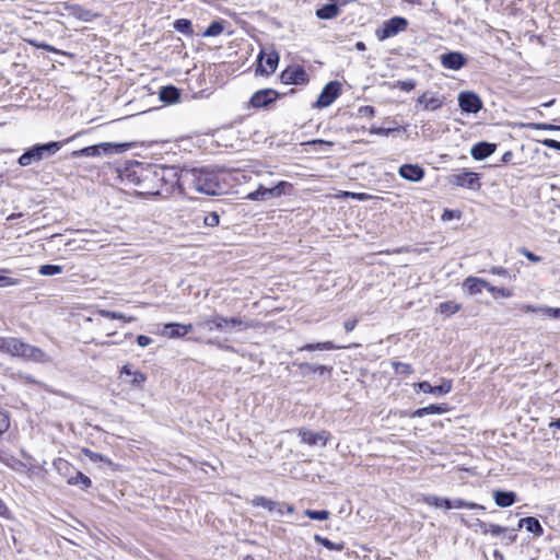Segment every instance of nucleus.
Wrapping results in <instances>:
<instances>
[{"label": "nucleus", "instance_id": "69168bd1", "mask_svg": "<svg viewBox=\"0 0 560 560\" xmlns=\"http://www.w3.org/2000/svg\"><path fill=\"white\" fill-rule=\"evenodd\" d=\"M283 508H285L287 512L288 513H292L294 511L293 506L292 505H289V504H280L278 503L277 508H276V512L280 515L283 514Z\"/></svg>", "mask_w": 560, "mask_h": 560}, {"label": "nucleus", "instance_id": "2eb2a0df", "mask_svg": "<svg viewBox=\"0 0 560 560\" xmlns=\"http://www.w3.org/2000/svg\"><path fill=\"white\" fill-rule=\"evenodd\" d=\"M279 94L272 89L259 90L250 98L253 107H264L278 98Z\"/></svg>", "mask_w": 560, "mask_h": 560}, {"label": "nucleus", "instance_id": "3c124183", "mask_svg": "<svg viewBox=\"0 0 560 560\" xmlns=\"http://www.w3.org/2000/svg\"><path fill=\"white\" fill-rule=\"evenodd\" d=\"M460 215H462V212L459 210L445 209L442 213L441 219L443 221H451L454 219H459Z\"/></svg>", "mask_w": 560, "mask_h": 560}, {"label": "nucleus", "instance_id": "37998d69", "mask_svg": "<svg viewBox=\"0 0 560 560\" xmlns=\"http://www.w3.org/2000/svg\"><path fill=\"white\" fill-rule=\"evenodd\" d=\"M460 522L463 524H465L466 526H476L479 528V530L482 533V534H488L489 533V525L490 524H487L485 523L483 521L479 520V518H476L475 522L472 524H469L464 516H460Z\"/></svg>", "mask_w": 560, "mask_h": 560}, {"label": "nucleus", "instance_id": "dca6fc26", "mask_svg": "<svg viewBox=\"0 0 560 560\" xmlns=\"http://www.w3.org/2000/svg\"><path fill=\"white\" fill-rule=\"evenodd\" d=\"M399 175L409 182H420L424 176V170L417 164H404L398 170Z\"/></svg>", "mask_w": 560, "mask_h": 560}, {"label": "nucleus", "instance_id": "1a4fd4ad", "mask_svg": "<svg viewBox=\"0 0 560 560\" xmlns=\"http://www.w3.org/2000/svg\"><path fill=\"white\" fill-rule=\"evenodd\" d=\"M279 62V55L276 51H270L268 54L260 52L258 57V66L256 72L260 74L269 75L273 73L277 69Z\"/></svg>", "mask_w": 560, "mask_h": 560}, {"label": "nucleus", "instance_id": "de8ad7c7", "mask_svg": "<svg viewBox=\"0 0 560 560\" xmlns=\"http://www.w3.org/2000/svg\"><path fill=\"white\" fill-rule=\"evenodd\" d=\"M442 499L434 494H425L422 498V502L431 506L442 508Z\"/></svg>", "mask_w": 560, "mask_h": 560}, {"label": "nucleus", "instance_id": "4d7b16f0", "mask_svg": "<svg viewBox=\"0 0 560 560\" xmlns=\"http://www.w3.org/2000/svg\"><path fill=\"white\" fill-rule=\"evenodd\" d=\"M505 530H506V528H504V527H502L500 525H497V524H490L489 525V533L492 534L493 536H500Z\"/></svg>", "mask_w": 560, "mask_h": 560}, {"label": "nucleus", "instance_id": "ddd939ff", "mask_svg": "<svg viewBox=\"0 0 560 560\" xmlns=\"http://www.w3.org/2000/svg\"><path fill=\"white\" fill-rule=\"evenodd\" d=\"M196 327L197 328L206 327L209 331L226 330V317L219 315V314H213L210 317L200 318L196 323Z\"/></svg>", "mask_w": 560, "mask_h": 560}, {"label": "nucleus", "instance_id": "72a5a7b5", "mask_svg": "<svg viewBox=\"0 0 560 560\" xmlns=\"http://www.w3.org/2000/svg\"><path fill=\"white\" fill-rule=\"evenodd\" d=\"M252 504L254 506H261L264 509H267L269 512H275L278 503L275 502V501H271L265 497H255L253 500H252Z\"/></svg>", "mask_w": 560, "mask_h": 560}, {"label": "nucleus", "instance_id": "5fc2aeb1", "mask_svg": "<svg viewBox=\"0 0 560 560\" xmlns=\"http://www.w3.org/2000/svg\"><path fill=\"white\" fill-rule=\"evenodd\" d=\"M10 427L9 417L0 411V435L3 434Z\"/></svg>", "mask_w": 560, "mask_h": 560}, {"label": "nucleus", "instance_id": "20e7f679", "mask_svg": "<svg viewBox=\"0 0 560 560\" xmlns=\"http://www.w3.org/2000/svg\"><path fill=\"white\" fill-rule=\"evenodd\" d=\"M408 26V22L405 18L394 16L385 21L380 28L376 30L375 35L378 40H385L387 38L396 36L398 33L405 31Z\"/></svg>", "mask_w": 560, "mask_h": 560}, {"label": "nucleus", "instance_id": "f8f14e48", "mask_svg": "<svg viewBox=\"0 0 560 560\" xmlns=\"http://www.w3.org/2000/svg\"><path fill=\"white\" fill-rule=\"evenodd\" d=\"M443 68L457 71L467 63V58L459 51H450L440 56Z\"/></svg>", "mask_w": 560, "mask_h": 560}, {"label": "nucleus", "instance_id": "49530a36", "mask_svg": "<svg viewBox=\"0 0 560 560\" xmlns=\"http://www.w3.org/2000/svg\"><path fill=\"white\" fill-rule=\"evenodd\" d=\"M220 217L217 212H210L203 215V223L207 226L214 228L219 224Z\"/></svg>", "mask_w": 560, "mask_h": 560}, {"label": "nucleus", "instance_id": "6e6552de", "mask_svg": "<svg viewBox=\"0 0 560 560\" xmlns=\"http://www.w3.org/2000/svg\"><path fill=\"white\" fill-rule=\"evenodd\" d=\"M458 104L463 112L476 114L482 108L480 97L474 92H462L458 95Z\"/></svg>", "mask_w": 560, "mask_h": 560}, {"label": "nucleus", "instance_id": "09e8293b", "mask_svg": "<svg viewBox=\"0 0 560 560\" xmlns=\"http://www.w3.org/2000/svg\"><path fill=\"white\" fill-rule=\"evenodd\" d=\"M488 291L492 294H498L502 298H511L513 295L512 291L506 288H498L489 284Z\"/></svg>", "mask_w": 560, "mask_h": 560}, {"label": "nucleus", "instance_id": "423d86ee", "mask_svg": "<svg viewBox=\"0 0 560 560\" xmlns=\"http://www.w3.org/2000/svg\"><path fill=\"white\" fill-rule=\"evenodd\" d=\"M281 82L284 84H306L310 81L308 74L301 66H289L280 74Z\"/></svg>", "mask_w": 560, "mask_h": 560}, {"label": "nucleus", "instance_id": "7c9ffc66", "mask_svg": "<svg viewBox=\"0 0 560 560\" xmlns=\"http://www.w3.org/2000/svg\"><path fill=\"white\" fill-rule=\"evenodd\" d=\"M250 327L252 325L248 322L243 320L240 317H226V329L243 331Z\"/></svg>", "mask_w": 560, "mask_h": 560}, {"label": "nucleus", "instance_id": "7ed1b4c3", "mask_svg": "<svg viewBox=\"0 0 560 560\" xmlns=\"http://www.w3.org/2000/svg\"><path fill=\"white\" fill-rule=\"evenodd\" d=\"M154 176L165 185V192H172L175 188L185 189L183 179V170L178 171L175 166H160L154 170Z\"/></svg>", "mask_w": 560, "mask_h": 560}, {"label": "nucleus", "instance_id": "ea45409f", "mask_svg": "<svg viewBox=\"0 0 560 560\" xmlns=\"http://www.w3.org/2000/svg\"><path fill=\"white\" fill-rule=\"evenodd\" d=\"M314 539H315V541L319 542L322 546H324L328 550L340 551V550L343 549V544L342 542L336 544V542H332L329 539H327L325 537H322L319 535H315Z\"/></svg>", "mask_w": 560, "mask_h": 560}, {"label": "nucleus", "instance_id": "0e129e2a", "mask_svg": "<svg viewBox=\"0 0 560 560\" xmlns=\"http://www.w3.org/2000/svg\"><path fill=\"white\" fill-rule=\"evenodd\" d=\"M357 324H358V319H355V318L348 319L343 323V328L346 329V331H352L355 328Z\"/></svg>", "mask_w": 560, "mask_h": 560}, {"label": "nucleus", "instance_id": "aec40b11", "mask_svg": "<svg viewBox=\"0 0 560 560\" xmlns=\"http://www.w3.org/2000/svg\"><path fill=\"white\" fill-rule=\"evenodd\" d=\"M20 357L33 360L35 362L48 361L47 354L42 349L27 345L25 342L23 343Z\"/></svg>", "mask_w": 560, "mask_h": 560}, {"label": "nucleus", "instance_id": "774afa93", "mask_svg": "<svg viewBox=\"0 0 560 560\" xmlns=\"http://www.w3.org/2000/svg\"><path fill=\"white\" fill-rule=\"evenodd\" d=\"M360 113L362 115L373 116L374 115V108L372 106H363V107L360 108Z\"/></svg>", "mask_w": 560, "mask_h": 560}, {"label": "nucleus", "instance_id": "338daca9", "mask_svg": "<svg viewBox=\"0 0 560 560\" xmlns=\"http://www.w3.org/2000/svg\"><path fill=\"white\" fill-rule=\"evenodd\" d=\"M491 273L505 277L508 276V270L503 267H493Z\"/></svg>", "mask_w": 560, "mask_h": 560}, {"label": "nucleus", "instance_id": "f704fd0d", "mask_svg": "<svg viewBox=\"0 0 560 560\" xmlns=\"http://www.w3.org/2000/svg\"><path fill=\"white\" fill-rule=\"evenodd\" d=\"M174 28L183 34L192 35L194 30L191 22L187 19H178L174 22Z\"/></svg>", "mask_w": 560, "mask_h": 560}, {"label": "nucleus", "instance_id": "473e14b6", "mask_svg": "<svg viewBox=\"0 0 560 560\" xmlns=\"http://www.w3.org/2000/svg\"><path fill=\"white\" fill-rule=\"evenodd\" d=\"M459 310H460V304H458L454 301L443 302L438 307V311L445 316H451V315L457 313Z\"/></svg>", "mask_w": 560, "mask_h": 560}, {"label": "nucleus", "instance_id": "2f4dec72", "mask_svg": "<svg viewBox=\"0 0 560 560\" xmlns=\"http://www.w3.org/2000/svg\"><path fill=\"white\" fill-rule=\"evenodd\" d=\"M69 14L84 21H89L92 16L91 12L89 10H84L82 7L78 4H67L66 5Z\"/></svg>", "mask_w": 560, "mask_h": 560}, {"label": "nucleus", "instance_id": "c85d7f7f", "mask_svg": "<svg viewBox=\"0 0 560 560\" xmlns=\"http://www.w3.org/2000/svg\"><path fill=\"white\" fill-rule=\"evenodd\" d=\"M293 364L296 365L301 370V373L303 375H307L310 373H318V374L323 375L324 373H329L331 371L330 368H327L325 365H319V364H312V363H306V362H302V363L294 362Z\"/></svg>", "mask_w": 560, "mask_h": 560}, {"label": "nucleus", "instance_id": "a211bd4d", "mask_svg": "<svg viewBox=\"0 0 560 560\" xmlns=\"http://www.w3.org/2000/svg\"><path fill=\"white\" fill-rule=\"evenodd\" d=\"M421 392L432 395H445L452 390V381L444 380L441 385L432 386L429 382L423 381L416 385Z\"/></svg>", "mask_w": 560, "mask_h": 560}, {"label": "nucleus", "instance_id": "393cba45", "mask_svg": "<svg viewBox=\"0 0 560 560\" xmlns=\"http://www.w3.org/2000/svg\"><path fill=\"white\" fill-rule=\"evenodd\" d=\"M494 502L500 508H509L516 501V494L513 491L498 490L493 493Z\"/></svg>", "mask_w": 560, "mask_h": 560}, {"label": "nucleus", "instance_id": "8fccbe9b", "mask_svg": "<svg viewBox=\"0 0 560 560\" xmlns=\"http://www.w3.org/2000/svg\"><path fill=\"white\" fill-rule=\"evenodd\" d=\"M147 381V375L140 371L132 373L131 385L135 387L141 386Z\"/></svg>", "mask_w": 560, "mask_h": 560}, {"label": "nucleus", "instance_id": "052dcab7", "mask_svg": "<svg viewBox=\"0 0 560 560\" xmlns=\"http://www.w3.org/2000/svg\"><path fill=\"white\" fill-rule=\"evenodd\" d=\"M553 312H556V308H553V307H550V306H538V313H541L545 316L555 318Z\"/></svg>", "mask_w": 560, "mask_h": 560}, {"label": "nucleus", "instance_id": "4c0bfd02", "mask_svg": "<svg viewBox=\"0 0 560 560\" xmlns=\"http://www.w3.org/2000/svg\"><path fill=\"white\" fill-rule=\"evenodd\" d=\"M68 483L83 485V487L89 488L92 485V481L88 476L83 475L81 471H77L74 476H71L68 479Z\"/></svg>", "mask_w": 560, "mask_h": 560}, {"label": "nucleus", "instance_id": "680f3d73", "mask_svg": "<svg viewBox=\"0 0 560 560\" xmlns=\"http://www.w3.org/2000/svg\"><path fill=\"white\" fill-rule=\"evenodd\" d=\"M397 129L395 128H373L372 129V133H376V135H381V136H388L390 135L392 132L396 131Z\"/></svg>", "mask_w": 560, "mask_h": 560}, {"label": "nucleus", "instance_id": "bf43d9fd", "mask_svg": "<svg viewBox=\"0 0 560 560\" xmlns=\"http://www.w3.org/2000/svg\"><path fill=\"white\" fill-rule=\"evenodd\" d=\"M137 343L142 348L148 347L149 345L152 343V338L144 335H139L137 337Z\"/></svg>", "mask_w": 560, "mask_h": 560}, {"label": "nucleus", "instance_id": "a878e982", "mask_svg": "<svg viewBox=\"0 0 560 560\" xmlns=\"http://www.w3.org/2000/svg\"><path fill=\"white\" fill-rule=\"evenodd\" d=\"M518 527H525L527 532L533 533L536 536H541L544 534V528L539 521L533 516L521 518Z\"/></svg>", "mask_w": 560, "mask_h": 560}, {"label": "nucleus", "instance_id": "c9c22d12", "mask_svg": "<svg viewBox=\"0 0 560 560\" xmlns=\"http://www.w3.org/2000/svg\"><path fill=\"white\" fill-rule=\"evenodd\" d=\"M224 31V25L222 22L214 21L212 22L206 31L202 33L205 37L218 36Z\"/></svg>", "mask_w": 560, "mask_h": 560}, {"label": "nucleus", "instance_id": "79ce46f5", "mask_svg": "<svg viewBox=\"0 0 560 560\" xmlns=\"http://www.w3.org/2000/svg\"><path fill=\"white\" fill-rule=\"evenodd\" d=\"M304 514L311 520L316 521H325L329 517V512L326 510L314 511V510H305Z\"/></svg>", "mask_w": 560, "mask_h": 560}, {"label": "nucleus", "instance_id": "e433bc0d", "mask_svg": "<svg viewBox=\"0 0 560 560\" xmlns=\"http://www.w3.org/2000/svg\"><path fill=\"white\" fill-rule=\"evenodd\" d=\"M452 509L485 510L482 505L474 502H467L463 499L452 500Z\"/></svg>", "mask_w": 560, "mask_h": 560}, {"label": "nucleus", "instance_id": "e2e57ef3", "mask_svg": "<svg viewBox=\"0 0 560 560\" xmlns=\"http://www.w3.org/2000/svg\"><path fill=\"white\" fill-rule=\"evenodd\" d=\"M399 86H400L401 90H404L406 92H409L412 89H415L416 84H415V82L412 80H409V81L399 82Z\"/></svg>", "mask_w": 560, "mask_h": 560}, {"label": "nucleus", "instance_id": "f03ea898", "mask_svg": "<svg viewBox=\"0 0 560 560\" xmlns=\"http://www.w3.org/2000/svg\"><path fill=\"white\" fill-rule=\"evenodd\" d=\"M62 144L60 141L35 144L19 158L18 163L23 167L30 166L32 163H38L55 155L62 148Z\"/></svg>", "mask_w": 560, "mask_h": 560}, {"label": "nucleus", "instance_id": "0eeeda50", "mask_svg": "<svg viewBox=\"0 0 560 560\" xmlns=\"http://www.w3.org/2000/svg\"><path fill=\"white\" fill-rule=\"evenodd\" d=\"M450 183L455 186L469 189H478L480 187L479 175L470 171L453 174L451 176Z\"/></svg>", "mask_w": 560, "mask_h": 560}, {"label": "nucleus", "instance_id": "6e6d98bb", "mask_svg": "<svg viewBox=\"0 0 560 560\" xmlns=\"http://www.w3.org/2000/svg\"><path fill=\"white\" fill-rule=\"evenodd\" d=\"M541 143L549 148L560 151V141L553 140V139H545L541 141Z\"/></svg>", "mask_w": 560, "mask_h": 560}, {"label": "nucleus", "instance_id": "6ab92c4d", "mask_svg": "<svg viewBox=\"0 0 560 560\" xmlns=\"http://www.w3.org/2000/svg\"><path fill=\"white\" fill-rule=\"evenodd\" d=\"M489 282L482 278L468 277L463 282V288L469 295H477L482 292L483 289L488 291Z\"/></svg>", "mask_w": 560, "mask_h": 560}, {"label": "nucleus", "instance_id": "5701e85b", "mask_svg": "<svg viewBox=\"0 0 560 560\" xmlns=\"http://www.w3.org/2000/svg\"><path fill=\"white\" fill-rule=\"evenodd\" d=\"M112 147L110 143H101L97 145H90L86 148H83L81 150H77L72 153L73 156H98L102 152L107 153L109 148Z\"/></svg>", "mask_w": 560, "mask_h": 560}, {"label": "nucleus", "instance_id": "f3484780", "mask_svg": "<svg viewBox=\"0 0 560 560\" xmlns=\"http://www.w3.org/2000/svg\"><path fill=\"white\" fill-rule=\"evenodd\" d=\"M23 341L13 337H0V352L20 357Z\"/></svg>", "mask_w": 560, "mask_h": 560}, {"label": "nucleus", "instance_id": "603ef678", "mask_svg": "<svg viewBox=\"0 0 560 560\" xmlns=\"http://www.w3.org/2000/svg\"><path fill=\"white\" fill-rule=\"evenodd\" d=\"M529 127L532 129L536 130H560V126L546 124V122H538V124H530Z\"/></svg>", "mask_w": 560, "mask_h": 560}, {"label": "nucleus", "instance_id": "9d476101", "mask_svg": "<svg viewBox=\"0 0 560 560\" xmlns=\"http://www.w3.org/2000/svg\"><path fill=\"white\" fill-rule=\"evenodd\" d=\"M299 435L303 443L308 444L311 446H314V445L326 446V444L330 438V433L325 430L318 431V432H313V431L304 429V428L299 430Z\"/></svg>", "mask_w": 560, "mask_h": 560}, {"label": "nucleus", "instance_id": "412c9836", "mask_svg": "<svg viewBox=\"0 0 560 560\" xmlns=\"http://www.w3.org/2000/svg\"><path fill=\"white\" fill-rule=\"evenodd\" d=\"M494 151L495 144L479 142L471 148L470 154L475 160L481 161L490 156Z\"/></svg>", "mask_w": 560, "mask_h": 560}, {"label": "nucleus", "instance_id": "bb28decb", "mask_svg": "<svg viewBox=\"0 0 560 560\" xmlns=\"http://www.w3.org/2000/svg\"><path fill=\"white\" fill-rule=\"evenodd\" d=\"M179 95V90L174 85L163 86L159 93L160 100L166 104H174L178 102Z\"/></svg>", "mask_w": 560, "mask_h": 560}, {"label": "nucleus", "instance_id": "4468645a", "mask_svg": "<svg viewBox=\"0 0 560 560\" xmlns=\"http://www.w3.org/2000/svg\"><path fill=\"white\" fill-rule=\"evenodd\" d=\"M194 329L192 324L168 323L163 327V336L175 339L186 336Z\"/></svg>", "mask_w": 560, "mask_h": 560}, {"label": "nucleus", "instance_id": "c03bdc74", "mask_svg": "<svg viewBox=\"0 0 560 560\" xmlns=\"http://www.w3.org/2000/svg\"><path fill=\"white\" fill-rule=\"evenodd\" d=\"M392 366L394 368L396 373L400 374H411L413 372L412 366L408 363L394 361L392 363Z\"/></svg>", "mask_w": 560, "mask_h": 560}, {"label": "nucleus", "instance_id": "4be33fe9", "mask_svg": "<svg viewBox=\"0 0 560 560\" xmlns=\"http://www.w3.org/2000/svg\"><path fill=\"white\" fill-rule=\"evenodd\" d=\"M418 103L423 106L425 110H436L443 105V97L430 94V93H423L419 98Z\"/></svg>", "mask_w": 560, "mask_h": 560}, {"label": "nucleus", "instance_id": "a19ab883", "mask_svg": "<svg viewBox=\"0 0 560 560\" xmlns=\"http://www.w3.org/2000/svg\"><path fill=\"white\" fill-rule=\"evenodd\" d=\"M38 272L42 276H55L62 272V267L58 265H43L39 267Z\"/></svg>", "mask_w": 560, "mask_h": 560}, {"label": "nucleus", "instance_id": "9b49d317", "mask_svg": "<svg viewBox=\"0 0 560 560\" xmlns=\"http://www.w3.org/2000/svg\"><path fill=\"white\" fill-rule=\"evenodd\" d=\"M285 185V182H280L278 185L271 188L259 185L255 191L247 195V198L250 200H269L271 198L279 197L283 192V187Z\"/></svg>", "mask_w": 560, "mask_h": 560}, {"label": "nucleus", "instance_id": "cd10ccee", "mask_svg": "<svg viewBox=\"0 0 560 560\" xmlns=\"http://www.w3.org/2000/svg\"><path fill=\"white\" fill-rule=\"evenodd\" d=\"M349 348L348 346H338L335 345L331 341H325V342H316V343H306L299 348V351H314V350H336V349H346Z\"/></svg>", "mask_w": 560, "mask_h": 560}, {"label": "nucleus", "instance_id": "f257e3e1", "mask_svg": "<svg viewBox=\"0 0 560 560\" xmlns=\"http://www.w3.org/2000/svg\"><path fill=\"white\" fill-rule=\"evenodd\" d=\"M182 180L185 183V188H192L206 195H219L222 189L218 176L207 170L185 168Z\"/></svg>", "mask_w": 560, "mask_h": 560}, {"label": "nucleus", "instance_id": "c756f323", "mask_svg": "<svg viewBox=\"0 0 560 560\" xmlns=\"http://www.w3.org/2000/svg\"><path fill=\"white\" fill-rule=\"evenodd\" d=\"M339 8L335 3L325 4L316 10V16L320 20H331L339 15Z\"/></svg>", "mask_w": 560, "mask_h": 560}, {"label": "nucleus", "instance_id": "39448f33", "mask_svg": "<svg viewBox=\"0 0 560 560\" xmlns=\"http://www.w3.org/2000/svg\"><path fill=\"white\" fill-rule=\"evenodd\" d=\"M341 94V83L338 81L328 82L322 90L317 101L313 104L314 108H325L330 106Z\"/></svg>", "mask_w": 560, "mask_h": 560}, {"label": "nucleus", "instance_id": "13d9d810", "mask_svg": "<svg viewBox=\"0 0 560 560\" xmlns=\"http://www.w3.org/2000/svg\"><path fill=\"white\" fill-rule=\"evenodd\" d=\"M521 253H522V255H524L532 262H539L541 260V258L539 256L535 255L534 253L529 252L526 248H523L521 250Z\"/></svg>", "mask_w": 560, "mask_h": 560}, {"label": "nucleus", "instance_id": "b1692460", "mask_svg": "<svg viewBox=\"0 0 560 560\" xmlns=\"http://www.w3.org/2000/svg\"><path fill=\"white\" fill-rule=\"evenodd\" d=\"M448 411L446 404L430 405L427 407L419 408L411 413L412 418H421L428 415H441Z\"/></svg>", "mask_w": 560, "mask_h": 560}, {"label": "nucleus", "instance_id": "a18cd8bd", "mask_svg": "<svg viewBox=\"0 0 560 560\" xmlns=\"http://www.w3.org/2000/svg\"><path fill=\"white\" fill-rule=\"evenodd\" d=\"M83 454L91 460V462H105L107 464H110V460L108 458H106L105 456H103L102 454L100 453H95L89 448H84L83 450Z\"/></svg>", "mask_w": 560, "mask_h": 560}, {"label": "nucleus", "instance_id": "864d4df0", "mask_svg": "<svg viewBox=\"0 0 560 560\" xmlns=\"http://www.w3.org/2000/svg\"><path fill=\"white\" fill-rule=\"evenodd\" d=\"M191 340H192V341H195V342H206L207 345H215V346H218L220 349H225V350H231V351L233 350V348H232V347H230V346H223L222 343L217 342V341H215V340H213V339L202 340L201 338L196 337V338H191Z\"/></svg>", "mask_w": 560, "mask_h": 560}, {"label": "nucleus", "instance_id": "58836bf2", "mask_svg": "<svg viewBox=\"0 0 560 560\" xmlns=\"http://www.w3.org/2000/svg\"><path fill=\"white\" fill-rule=\"evenodd\" d=\"M7 269H0V288L16 287L21 284V280L18 278L8 277L4 273Z\"/></svg>", "mask_w": 560, "mask_h": 560}]
</instances>
